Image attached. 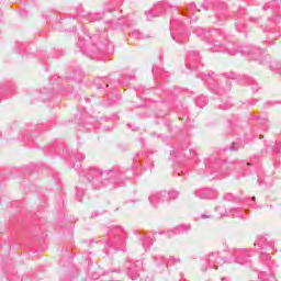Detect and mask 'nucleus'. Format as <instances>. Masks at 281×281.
<instances>
[{
  "label": "nucleus",
  "mask_w": 281,
  "mask_h": 281,
  "mask_svg": "<svg viewBox=\"0 0 281 281\" xmlns=\"http://www.w3.org/2000/svg\"><path fill=\"white\" fill-rule=\"evenodd\" d=\"M83 179H87L88 183H91L94 190L108 187L109 190H115V188L124 186V179H126V176L120 167H113L108 171H102L99 168L91 167L87 170Z\"/></svg>",
  "instance_id": "1"
},
{
  "label": "nucleus",
  "mask_w": 281,
  "mask_h": 281,
  "mask_svg": "<svg viewBox=\"0 0 281 281\" xmlns=\"http://www.w3.org/2000/svg\"><path fill=\"white\" fill-rule=\"evenodd\" d=\"M256 166V161L251 160L250 162H247L245 160L238 161V162H229L224 161L222 164H215L211 167L212 175H215L217 179H221L218 175L222 177H227L229 175L228 170H236V172H239L240 177H246L248 175L249 168Z\"/></svg>",
  "instance_id": "2"
},
{
  "label": "nucleus",
  "mask_w": 281,
  "mask_h": 281,
  "mask_svg": "<svg viewBox=\"0 0 281 281\" xmlns=\"http://www.w3.org/2000/svg\"><path fill=\"white\" fill-rule=\"evenodd\" d=\"M91 41H93L92 46L87 48V52H89V54H102L104 52H111V49H113V45H111V43L109 42V34L106 33V31H104L103 33H100L97 35H93L92 37H90Z\"/></svg>",
  "instance_id": "3"
},
{
  "label": "nucleus",
  "mask_w": 281,
  "mask_h": 281,
  "mask_svg": "<svg viewBox=\"0 0 281 281\" xmlns=\"http://www.w3.org/2000/svg\"><path fill=\"white\" fill-rule=\"evenodd\" d=\"M202 79L205 80V82L209 85V89L213 91V93H216L217 95H223L225 93V88H223V85L226 86V91H229V80L223 75L216 76L214 72L211 75H204L202 76Z\"/></svg>",
  "instance_id": "4"
},
{
  "label": "nucleus",
  "mask_w": 281,
  "mask_h": 281,
  "mask_svg": "<svg viewBox=\"0 0 281 281\" xmlns=\"http://www.w3.org/2000/svg\"><path fill=\"white\" fill-rule=\"evenodd\" d=\"M126 245V233L122 227L114 226L108 233L106 247L112 249H124Z\"/></svg>",
  "instance_id": "5"
},
{
  "label": "nucleus",
  "mask_w": 281,
  "mask_h": 281,
  "mask_svg": "<svg viewBox=\"0 0 281 281\" xmlns=\"http://www.w3.org/2000/svg\"><path fill=\"white\" fill-rule=\"evenodd\" d=\"M237 52L248 56L251 60H258L261 65H267L271 60V56L262 55V50L256 46H241Z\"/></svg>",
  "instance_id": "6"
},
{
  "label": "nucleus",
  "mask_w": 281,
  "mask_h": 281,
  "mask_svg": "<svg viewBox=\"0 0 281 281\" xmlns=\"http://www.w3.org/2000/svg\"><path fill=\"white\" fill-rule=\"evenodd\" d=\"M171 37L176 43L183 45V43H188V33H186V27L183 26V22L179 20L171 19Z\"/></svg>",
  "instance_id": "7"
},
{
  "label": "nucleus",
  "mask_w": 281,
  "mask_h": 281,
  "mask_svg": "<svg viewBox=\"0 0 281 281\" xmlns=\"http://www.w3.org/2000/svg\"><path fill=\"white\" fill-rule=\"evenodd\" d=\"M223 37V33H221V30H218V33L215 36L210 37L211 47H209L210 52H227L231 54V56H234L236 54V50H233L232 47L234 45L229 44L228 46H225L221 38Z\"/></svg>",
  "instance_id": "8"
},
{
  "label": "nucleus",
  "mask_w": 281,
  "mask_h": 281,
  "mask_svg": "<svg viewBox=\"0 0 281 281\" xmlns=\"http://www.w3.org/2000/svg\"><path fill=\"white\" fill-rule=\"evenodd\" d=\"M170 10H177V8L171 7L168 2H157L150 11L146 12L147 19L148 21H153V19H157V16L168 14Z\"/></svg>",
  "instance_id": "9"
},
{
  "label": "nucleus",
  "mask_w": 281,
  "mask_h": 281,
  "mask_svg": "<svg viewBox=\"0 0 281 281\" xmlns=\"http://www.w3.org/2000/svg\"><path fill=\"white\" fill-rule=\"evenodd\" d=\"M115 85H128V81L124 76H121L120 79H112L109 77H103V78H97L95 79V86L99 89H113Z\"/></svg>",
  "instance_id": "10"
},
{
  "label": "nucleus",
  "mask_w": 281,
  "mask_h": 281,
  "mask_svg": "<svg viewBox=\"0 0 281 281\" xmlns=\"http://www.w3.org/2000/svg\"><path fill=\"white\" fill-rule=\"evenodd\" d=\"M148 199L153 207H161L164 203H168V191L154 192Z\"/></svg>",
  "instance_id": "11"
},
{
  "label": "nucleus",
  "mask_w": 281,
  "mask_h": 281,
  "mask_svg": "<svg viewBox=\"0 0 281 281\" xmlns=\"http://www.w3.org/2000/svg\"><path fill=\"white\" fill-rule=\"evenodd\" d=\"M233 256L237 265H249V262H251V251L245 248L236 249Z\"/></svg>",
  "instance_id": "12"
},
{
  "label": "nucleus",
  "mask_w": 281,
  "mask_h": 281,
  "mask_svg": "<svg viewBox=\"0 0 281 281\" xmlns=\"http://www.w3.org/2000/svg\"><path fill=\"white\" fill-rule=\"evenodd\" d=\"M205 262L209 265V269H218V265H225V259L216 251L209 254Z\"/></svg>",
  "instance_id": "13"
},
{
  "label": "nucleus",
  "mask_w": 281,
  "mask_h": 281,
  "mask_svg": "<svg viewBox=\"0 0 281 281\" xmlns=\"http://www.w3.org/2000/svg\"><path fill=\"white\" fill-rule=\"evenodd\" d=\"M200 64H201V56H199V52L190 50L187 56V67L189 69H199Z\"/></svg>",
  "instance_id": "14"
},
{
  "label": "nucleus",
  "mask_w": 281,
  "mask_h": 281,
  "mask_svg": "<svg viewBox=\"0 0 281 281\" xmlns=\"http://www.w3.org/2000/svg\"><path fill=\"white\" fill-rule=\"evenodd\" d=\"M144 269V263L142 260H136L133 265V267H128L126 274L131 280H137L139 278V272Z\"/></svg>",
  "instance_id": "15"
},
{
  "label": "nucleus",
  "mask_w": 281,
  "mask_h": 281,
  "mask_svg": "<svg viewBox=\"0 0 281 281\" xmlns=\"http://www.w3.org/2000/svg\"><path fill=\"white\" fill-rule=\"evenodd\" d=\"M195 34L196 36H199V38H202L203 41H206V43H210L211 36H215L216 34H218V29L207 31L205 29L199 27L195 30Z\"/></svg>",
  "instance_id": "16"
},
{
  "label": "nucleus",
  "mask_w": 281,
  "mask_h": 281,
  "mask_svg": "<svg viewBox=\"0 0 281 281\" xmlns=\"http://www.w3.org/2000/svg\"><path fill=\"white\" fill-rule=\"evenodd\" d=\"M244 19H247V13L245 11V8H241L235 14V20L237 21L235 23V27H236L237 32H244V30H245V24L243 23Z\"/></svg>",
  "instance_id": "17"
},
{
  "label": "nucleus",
  "mask_w": 281,
  "mask_h": 281,
  "mask_svg": "<svg viewBox=\"0 0 281 281\" xmlns=\"http://www.w3.org/2000/svg\"><path fill=\"white\" fill-rule=\"evenodd\" d=\"M217 194L218 193H216V191L209 188L198 189L194 191V195L198 196V199H216Z\"/></svg>",
  "instance_id": "18"
},
{
  "label": "nucleus",
  "mask_w": 281,
  "mask_h": 281,
  "mask_svg": "<svg viewBox=\"0 0 281 281\" xmlns=\"http://www.w3.org/2000/svg\"><path fill=\"white\" fill-rule=\"evenodd\" d=\"M213 10L215 11V15L218 21H224L225 19V11L227 10V5L223 2H215L212 5Z\"/></svg>",
  "instance_id": "19"
},
{
  "label": "nucleus",
  "mask_w": 281,
  "mask_h": 281,
  "mask_svg": "<svg viewBox=\"0 0 281 281\" xmlns=\"http://www.w3.org/2000/svg\"><path fill=\"white\" fill-rule=\"evenodd\" d=\"M255 247H261V249H273V241H269L267 237L259 236L255 241Z\"/></svg>",
  "instance_id": "20"
},
{
  "label": "nucleus",
  "mask_w": 281,
  "mask_h": 281,
  "mask_svg": "<svg viewBox=\"0 0 281 281\" xmlns=\"http://www.w3.org/2000/svg\"><path fill=\"white\" fill-rule=\"evenodd\" d=\"M191 229L190 225H179L177 227H175L171 231L167 232V236L168 238H172V236H176V234H186L188 233V231Z\"/></svg>",
  "instance_id": "21"
},
{
  "label": "nucleus",
  "mask_w": 281,
  "mask_h": 281,
  "mask_svg": "<svg viewBox=\"0 0 281 281\" xmlns=\"http://www.w3.org/2000/svg\"><path fill=\"white\" fill-rule=\"evenodd\" d=\"M181 14H184L187 16H189L190 19H192V14H196V12H201V10H196V4H194V2L189 3L187 11L181 10L180 11Z\"/></svg>",
  "instance_id": "22"
},
{
  "label": "nucleus",
  "mask_w": 281,
  "mask_h": 281,
  "mask_svg": "<svg viewBox=\"0 0 281 281\" xmlns=\"http://www.w3.org/2000/svg\"><path fill=\"white\" fill-rule=\"evenodd\" d=\"M140 240L143 243V247H144L145 251H148V249L153 245V238H150V236H148L146 234H143V235H140Z\"/></svg>",
  "instance_id": "23"
},
{
  "label": "nucleus",
  "mask_w": 281,
  "mask_h": 281,
  "mask_svg": "<svg viewBox=\"0 0 281 281\" xmlns=\"http://www.w3.org/2000/svg\"><path fill=\"white\" fill-rule=\"evenodd\" d=\"M241 85H250L252 86V91H258V83H256V80L251 79L250 77L243 76Z\"/></svg>",
  "instance_id": "24"
},
{
  "label": "nucleus",
  "mask_w": 281,
  "mask_h": 281,
  "mask_svg": "<svg viewBox=\"0 0 281 281\" xmlns=\"http://www.w3.org/2000/svg\"><path fill=\"white\" fill-rule=\"evenodd\" d=\"M229 213L232 216H235L237 218H245V213H247V210L245 209H231Z\"/></svg>",
  "instance_id": "25"
},
{
  "label": "nucleus",
  "mask_w": 281,
  "mask_h": 281,
  "mask_svg": "<svg viewBox=\"0 0 281 281\" xmlns=\"http://www.w3.org/2000/svg\"><path fill=\"white\" fill-rule=\"evenodd\" d=\"M75 82H82V78H85V72L78 68L72 72V76L70 77Z\"/></svg>",
  "instance_id": "26"
},
{
  "label": "nucleus",
  "mask_w": 281,
  "mask_h": 281,
  "mask_svg": "<svg viewBox=\"0 0 281 281\" xmlns=\"http://www.w3.org/2000/svg\"><path fill=\"white\" fill-rule=\"evenodd\" d=\"M109 23H110L111 27H113L114 30H119V27H122V25H124V23H126V18L122 16L115 23L113 22V20H111Z\"/></svg>",
  "instance_id": "27"
},
{
  "label": "nucleus",
  "mask_w": 281,
  "mask_h": 281,
  "mask_svg": "<svg viewBox=\"0 0 281 281\" xmlns=\"http://www.w3.org/2000/svg\"><path fill=\"white\" fill-rule=\"evenodd\" d=\"M108 100L109 102L108 103H103L104 106H111V104L117 102V100H120V97L117 94H115V92H110L108 94Z\"/></svg>",
  "instance_id": "28"
},
{
  "label": "nucleus",
  "mask_w": 281,
  "mask_h": 281,
  "mask_svg": "<svg viewBox=\"0 0 281 281\" xmlns=\"http://www.w3.org/2000/svg\"><path fill=\"white\" fill-rule=\"evenodd\" d=\"M87 21H89L90 23H95L98 21H102V14L90 13L89 15H87Z\"/></svg>",
  "instance_id": "29"
},
{
  "label": "nucleus",
  "mask_w": 281,
  "mask_h": 281,
  "mask_svg": "<svg viewBox=\"0 0 281 281\" xmlns=\"http://www.w3.org/2000/svg\"><path fill=\"white\" fill-rule=\"evenodd\" d=\"M224 201H232L233 203H238V201H240V198L235 196L232 193H226L224 194Z\"/></svg>",
  "instance_id": "30"
},
{
  "label": "nucleus",
  "mask_w": 281,
  "mask_h": 281,
  "mask_svg": "<svg viewBox=\"0 0 281 281\" xmlns=\"http://www.w3.org/2000/svg\"><path fill=\"white\" fill-rule=\"evenodd\" d=\"M179 196V192L177 191H167V202L175 201Z\"/></svg>",
  "instance_id": "31"
},
{
  "label": "nucleus",
  "mask_w": 281,
  "mask_h": 281,
  "mask_svg": "<svg viewBox=\"0 0 281 281\" xmlns=\"http://www.w3.org/2000/svg\"><path fill=\"white\" fill-rule=\"evenodd\" d=\"M269 68L272 71H279V74H281V63L280 61H272L269 66Z\"/></svg>",
  "instance_id": "32"
},
{
  "label": "nucleus",
  "mask_w": 281,
  "mask_h": 281,
  "mask_svg": "<svg viewBox=\"0 0 281 281\" xmlns=\"http://www.w3.org/2000/svg\"><path fill=\"white\" fill-rule=\"evenodd\" d=\"M195 104H198L200 106V109H203V106H205V104H207V98L205 97H199L195 100Z\"/></svg>",
  "instance_id": "33"
},
{
  "label": "nucleus",
  "mask_w": 281,
  "mask_h": 281,
  "mask_svg": "<svg viewBox=\"0 0 281 281\" xmlns=\"http://www.w3.org/2000/svg\"><path fill=\"white\" fill-rule=\"evenodd\" d=\"M259 280L269 281V272H260L258 274Z\"/></svg>",
  "instance_id": "34"
},
{
  "label": "nucleus",
  "mask_w": 281,
  "mask_h": 281,
  "mask_svg": "<svg viewBox=\"0 0 281 281\" xmlns=\"http://www.w3.org/2000/svg\"><path fill=\"white\" fill-rule=\"evenodd\" d=\"M154 260L158 262V265H166V259H164V256H155Z\"/></svg>",
  "instance_id": "35"
},
{
  "label": "nucleus",
  "mask_w": 281,
  "mask_h": 281,
  "mask_svg": "<svg viewBox=\"0 0 281 281\" xmlns=\"http://www.w3.org/2000/svg\"><path fill=\"white\" fill-rule=\"evenodd\" d=\"M220 109L223 111H227V109H232V102L227 101L226 103L220 104Z\"/></svg>",
  "instance_id": "36"
},
{
  "label": "nucleus",
  "mask_w": 281,
  "mask_h": 281,
  "mask_svg": "<svg viewBox=\"0 0 281 281\" xmlns=\"http://www.w3.org/2000/svg\"><path fill=\"white\" fill-rule=\"evenodd\" d=\"M276 5H278V2L276 0L271 1V2H268L267 5L263 7V10H267V9H273L276 8Z\"/></svg>",
  "instance_id": "37"
},
{
  "label": "nucleus",
  "mask_w": 281,
  "mask_h": 281,
  "mask_svg": "<svg viewBox=\"0 0 281 281\" xmlns=\"http://www.w3.org/2000/svg\"><path fill=\"white\" fill-rule=\"evenodd\" d=\"M238 148H240V144H238V143H233V144L231 145V147H229V150H231L232 153H236V150H238Z\"/></svg>",
  "instance_id": "38"
},
{
  "label": "nucleus",
  "mask_w": 281,
  "mask_h": 281,
  "mask_svg": "<svg viewBox=\"0 0 281 281\" xmlns=\"http://www.w3.org/2000/svg\"><path fill=\"white\" fill-rule=\"evenodd\" d=\"M132 37L133 38H142V33L139 31H133L132 32Z\"/></svg>",
  "instance_id": "39"
},
{
  "label": "nucleus",
  "mask_w": 281,
  "mask_h": 281,
  "mask_svg": "<svg viewBox=\"0 0 281 281\" xmlns=\"http://www.w3.org/2000/svg\"><path fill=\"white\" fill-rule=\"evenodd\" d=\"M260 258L261 260H270L271 256L269 254L261 252Z\"/></svg>",
  "instance_id": "40"
},
{
  "label": "nucleus",
  "mask_w": 281,
  "mask_h": 281,
  "mask_svg": "<svg viewBox=\"0 0 281 281\" xmlns=\"http://www.w3.org/2000/svg\"><path fill=\"white\" fill-rule=\"evenodd\" d=\"M175 262H179V260L175 259V257H170V259L167 263V267H168V265H170V266L175 265Z\"/></svg>",
  "instance_id": "41"
},
{
  "label": "nucleus",
  "mask_w": 281,
  "mask_h": 281,
  "mask_svg": "<svg viewBox=\"0 0 281 281\" xmlns=\"http://www.w3.org/2000/svg\"><path fill=\"white\" fill-rule=\"evenodd\" d=\"M75 159H77L78 161H82V159H85V156L82 154H76Z\"/></svg>",
  "instance_id": "42"
},
{
  "label": "nucleus",
  "mask_w": 281,
  "mask_h": 281,
  "mask_svg": "<svg viewBox=\"0 0 281 281\" xmlns=\"http://www.w3.org/2000/svg\"><path fill=\"white\" fill-rule=\"evenodd\" d=\"M104 12H113V9H111L110 7H106V8L104 9Z\"/></svg>",
  "instance_id": "43"
},
{
  "label": "nucleus",
  "mask_w": 281,
  "mask_h": 281,
  "mask_svg": "<svg viewBox=\"0 0 281 281\" xmlns=\"http://www.w3.org/2000/svg\"><path fill=\"white\" fill-rule=\"evenodd\" d=\"M80 192H81V194H85V191H80V189H78L77 196H80Z\"/></svg>",
  "instance_id": "44"
},
{
  "label": "nucleus",
  "mask_w": 281,
  "mask_h": 281,
  "mask_svg": "<svg viewBox=\"0 0 281 281\" xmlns=\"http://www.w3.org/2000/svg\"><path fill=\"white\" fill-rule=\"evenodd\" d=\"M201 218H210V215L202 214Z\"/></svg>",
  "instance_id": "45"
},
{
  "label": "nucleus",
  "mask_w": 281,
  "mask_h": 281,
  "mask_svg": "<svg viewBox=\"0 0 281 281\" xmlns=\"http://www.w3.org/2000/svg\"><path fill=\"white\" fill-rule=\"evenodd\" d=\"M216 210L220 212H225V210H223V207H217Z\"/></svg>",
  "instance_id": "46"
},
{
  "label": "nucleus",
  "mask_w": 281,
  "mask_h": 281,
  "mask_svg": "<svg viewBox=\"0 0 281 281\" xmlns=\"http://www.w3.org/2000/svg\"><path fill=\"white\" fill-rule=\"evenodd\" d=\"M202 271H207V267L202 266Z\"/></svg>",
  "instance_id": "47"
},
{
  "label": "nucleus",
  "mask_w": 281,
  "mask_h": 281,
  "mask_svg": "<svg viewBox=\"0 0 281 281\" xmlns=\"http://www.w3.org/2000/svg\"><path fill=\"white\" fill-rule=\"evenodd\" d=\"M191 157H194V151L188 158L191 159Z\"/></svg>",
  "instance_id": "48"
},
{
  "label": "nucleus",
  "mask_w": 281,
  "mask_h": 281,
  "mask_svg": "<svg viewBox=\"0 0 281 281\" xmlns=\"http://www.w3.org/2000/svg\"><path fill=\"white\" fill-rule=\"evenodd\" d=\"M250 201H251V203H254V201H256V196H252V198L250 199Z\"/></svg>",
  "instance_id": "49"
},
{
  "label": "nucleus",
  "mask_w": 281,
  "mask_h": 281,
  "mask_svg": "<svg viewBox=\"0 0 281 281\" xmlns=\"http://www.w3.org/2000/svg\"><path fill=\"white\" fill-rule=\"evenodd\" d=\"M204 5V10H210V7H205V4H203Z\"/></svg>",
  "instance_id": "50"
},
{
  "label": "nucleus",
  "mask_w": 281,
  "mask_h": 281,
  "mask_svg": "<svg viewBox=\"0 0 281 281\" xmlns=\"http://www.w3.org/2000/svg\"><path fill=\"white\" fill-rule=\"evenodd\" d=\"M156 71H157V70H156V68L154 67V68H153V74L155 75V74H156Z\"/></svg>",
  "instance_id": "51"
},
{
  "label": "nucleus",
  "mask_w": 281,
  "mask_h": 281,
  "mask_svg": "<svg viewBox=\"0 0 281 281\" xmlns=\"http://www.w3.org/2000/svg\"><path fill=\"white\" fill-rule=\"evenodd\" d=\"M278 153H281V144H280V147L278 148Z\"/></svg>",
  "instance_id": "52"
},
{
  "label": "nucleus",
  "mask_w": 281,
  "mask_h": 281,
  "mask_svg": "<svg viewBox=\"0 0 281 281\" xmlns=\"http://www.w3.org/2000/svg\"><path fill=\"white\" fill-rule=\"evenodd\" d=\"M116 1V3H122V0H115Z\"/></svg>",
  "instance_id": "53"
},
{
  "label": "nucleus",
  "mask_w": 281,
  "mask_h": 281,
  "mask_svg": "<svg viewBox=\"0 0 281 281\" xmlns=\"http://www.w3.org/2000/svg\"><path fill=\"white\" fill-rule=\"evenodd\" d=\"M222 281H228L227 278H222Z\"/></svg>",
  "instance_id": "54"
},
{
  "label": "nucleus",
  "mask_w": 281,
  "mask_h": 281,
  "mask_svg": "<svg viewBox=\"0 0 281 281\" xmlns=\"http://www.w3.org/2000/svg\"><path fill=\"white\" fill-rule=\"evenodd\" d=\"M106 251H108V254H109V251H111V250H109V248H106Z\"/></svg>",
  "instance_id": "55"
},
{
  "label": "nucleus",
  "mask_w": 281,
  "mask_h": 281,
  "mask_svg": "<svg viewBox=\"0 0 281 281\" xmlns=\"http://www.w3.org/2000/svg\"><path fill=\"white\" fill-rule=\"evenodd\" d=\"M78 201H82V199L79 198Z\"/></svg>",
  "instance_id": "56"
},
{
  "label": "nucleus",
  "mask_w": 281,
  "mask_h": 281,
  "mask_svg": "<svg viewBox=\"0 0 281 281\" xmlns=\"http://www.w3.org/2000/svg\"><path fill=\"white\" fill-rule=\"evenodd\" d=\"M222 216H225V213H222Z\"/></svg>",
  "instance_id": "57"
},
{
  "label": "nucleus",
  "mask_w": 281,
  "mask_h": 281,
  "mask_svg": "<svg viewBox=\"0 0 281 281\" xmlns=\"http://www.w3.org/2000/svg\"><path fill=\"white\" fill-rule=\"evenodd\" d=\"M274 21H278V18H276Z\"/></svg>",
  "instance_id": "58"
},
{
  "label": "nucleus",
  "mask_w": 281,
  "mask_h": 281,
  "mask_svg": "<svg viewBox=\"0 0 281 281\" xmlns=\"http://www.w3.org/2000/svg\"><path fill=\"white\" fill-rule=\"evenodd\" d=\"M69 80H71V79H67V82H69Z\"/></svg>",
  "instance_id": "59"
},
{
  "label": "nucleus",
  "mask_w": 281,
  "mask_h": 281,
  "mask_svg": "<svg viewBox=\"0 0 281 281\" xmlns=\"http://www.w3.org/2000/svg\"><path fill=\"white\" fill-rule=\"evenodd\" d=\"M0 137H1V133H0Z\"/></svg>",
  "instance_id": "60"
}]
</instances>
